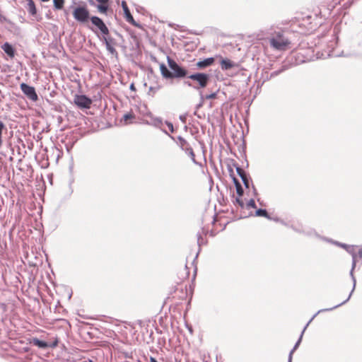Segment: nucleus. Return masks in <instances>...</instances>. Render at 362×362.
Masks as SVG:
<instances>
[{
	"instance_id": "nucleus-1",
	"label": "nucleus",
	"mask_w": 362,
	"mask_h": 362,
	"mask_svg": "<svg viewBox=\"0 0 362 362\" xmlns=\"http://www.w3.org/2000/svg\"><path fill=\"white\" fill-rule=\"evenodd\" d=\"M269 43L272 48L279 51H285L291 48V42L283 31H275L269 37Z\"/></svg>"
},
{
	"instance_id": "nucleus-2",
	"label": "nucleus",
	"mask_w": 362,
	"mask_h": 362,
	"mask_svg": "<svg viewBox=\"0 0 362 362\" xmlns=\"http://www.w3.org/2000/svg\"><path fill=\"white\" fill-rule=\"evenodd\" d=\"M73 16L76 21L81 23H88L92 17L86 5L76 7L73 11Z\"/></svg>"
},
{
	"instance_id": "nucleus-3",
	"label": "nucleus",
	"mask_w": 362,
	"mask_h": 362,
	"mask_svg": "<svg viewBox=\"0 0 362 362\" xmlns=\"http://www.w3.org/2000/svg\"><path fill=\"white\" fill-rule=\"evenodd\" d=\"M168 66L173 71V78H182L187 75V71L180 67L173 59L168 58Z\"/></svg>"
},
{
	"instance_id": "nucleus-4",
	"label": "nucleus",
	"mask_w": 362,
	"mask_h": 362,
	"mask_svg": "<svg viewBox=\"0 0 362 362\" xmlns=\"http://www.w3.org/2000/svg\"><path fill=\"white\" fill-rule=\"evenodd\" d=\"M74 103L80 108L89 109L92 104V100L84 95H76Z\"/></svg>"
},
{
	"instance_id": "nucleus-5",
	"label": "nucleus",
	"mask_w": 362,
	"mask_h": 362,
	"mask_svg": "<svg viewBox=\"0 0 362 362\" xmlns=\"http://www.w3.org/2000/svg\"><path fill=\"white\" fill-rule=\"evenodd\" d=\"M21 89L30 100L33 101H37L38 100V97L34 87L23 83L21 84Z\"/></svg>"
},
{
	"instance_id": "nucleus-6",
	"label": "nucleus",
	"mask_w": 362,
	"mask_h": 362,
	"mask_svg": "<svg viewBox=\"0 0 362 362\" xmlns=\"http://www.w3.org/2000/svg\"><path fill=\"white\" fill-rule=\"evenodd\" d=\"M189 78L197 81L199 85V88H205L209 82V76L203 73L192 74L189 76Z\"/></svg>"
},
{
	"instance_id": "nucleus-7",
	"label": "nucleus",
	"mask_w": 362,
	"mask_h": 362,
	"mask_svg": "<svg viewBox=\"0 0 362 362\" xmlns=\"http://www.w3.org/2000/svg\"><path fill=\"white\" fill-rule=\"evenodd\" d=\"M93 25H94L101 32L102 34L105 35H107L109 34V29L103 21L98 16H92L90 19Z\"/></svg>"
},
{
	"instance_id": "nucleus-8",
	"label": "nucleus",
	"mask_w": 362,
	"mask_h": 362,
	"mask_svg": "<svg viewBox=\"0 0 362 362\" xmlns=\"http://www.w3.org/2000/svg\"><path fill=\"white\" fill-rule=\"evenodd\" d=\"M122 7L124 11V18L127 22L132 24L134 26L140 27V25L134 21L132 15L130 13V11L128 8L127 4L126 1L122 2Z\"/></svg>"
},
{
	"instance_id": "nucleus-9",
	"label": "nucleus",
	"mask_w": 362,
	"mask_h": 362,
	"mask_svg": "<svg viewBox=\"0 0 362 362\" xmlns=\"http://www.w3.org/2000/svg\"><path fill=\"white\" fill-rule=\"evenodd\" d=\"M177 275L180 281L188 279L189 277V268L187 264H184L177 269Z\"/></svg>"
},
{
	"instance_id": "nucleus-10",
	"label": "nucleus",
	"mask_w": 362,
	"mask_h": 362,
	"mask_svg": "<svg viewBox=\"0 0 362 362\" xmlns=\"http://www.w3.org/2000/svg\"><path fill=\"white\" fill-rule=\"evenodd\" d=\"M181 148L191 158L192 160L194 163H196L195 154L194 153V151L192 148L190 146V145L186 141H182L181 142Z\"/></svg>"
},
{
	"instance_id": "nucleus-11",
	"label": "nucleus",
	"mask_w": 362,
	"mask_h": 362,
	"mask_svg": "<svg viewBox=\"0 0 362 362\" xmlns=\"http://www.w3.org/2000/svg\"><path fill=\"white\" fill-rule=\"evenodd\" d=\"M214 62V58L213 57H209V58H206L202 61H199L197 63L196 66L200 69H204L207 66H209L211 65H212Z\"/></svg>"
},
{
	"instance_id": "nucleus-12",
	"label": "nucleus",
	"mask_w": 362,
	"mask_h": 362,
	"mask_svg": "<svg viewBox=\"0 0 362 362\" xmlns=\"http://www.w3.org/2000/svg\"><path fill=\"white\" fill-rule=\"evenodd\" d=\"M1 49L7 54V55L11 59L15 57V49L8 42H5L2 46Z\"/></svg>"
},
{
	"instance_id": "nucleus-13",
	"label": "nucleus",
	"mask_w": 362,
	"mask_h": 362,
	"mask_svg": "<svg viewBox=\"0 0 362 362\" xmlns=\"http://www.w3.org/2000/svg\"><path fill=\"white\" fill-rule=\"evenodd\" d=\"M235 66V64L228 59H223L221 61V67L223 70H228Z\"/></svg>"
},
{
	"instance_id": "nucleus-14",
	"label": "nucleus",
	"mask_w": 362,
	"mask_h": 362,
	"mask_svg": "<svg viewBox=\"0 0 362 362\" xmlns=\"http://www.w3.org/2000/svg\"><path fill=\"white\" fill-rule=\"evenodd\" d=\"M160 71L163 78H173V74L170 71L164 64L160 65Z\"/></svg>"
},
{
	"instance_id": "nucleus-15",
	"label": "nucleus",
	"mask_w": 362,
	"mask_h": 362,
	"mask_svg": "<svg viewBox=\"0 0 362 362\" xmlns=\"http://www.w3.org/2000/svg\"><path fill=\"white\" fill-rule=\"evenodd\" d=\"M27 1V6L26 9L27 11L32 15L35 16L37 13V9L35 7V4L33 0H26Z\"/></svg>"
},
{
	"instance_id": "nucleus-16",
	"label": "nucleus",
	"mask_w": 362,
	"mask_h": 362,
	"mask_svg": "<svg viewBox=\"0 0 362 362\" xmlns=\"http://www.w3.org/2000/svg\"><path fill=\"white\" fill-rule=\"evenodd\" d=\"M30 343L36 346H38L39 348L45 349V348H47L49 346V345L47 342L41 341V340L38 339L37 338L32 339Z\"/></svg>"
},
{
	"instance_id": "nucleus-17",
	"label": "nucleus",
	"mask_w": 362,
	"mask_h": 362,
	"mask_svg": "<svg viewBox=\"0 0 362 362\" xmlns=\"http://www.w3.org/2000/svg\"><path fill=\"white\" fill-rule=\"evenodd\" d=\"M233 181H234V184H235V188H236V192H237L238 196L242 197L243 194V189L240 183L235 177L233 178Z\"/></svg>"
},
{
	"instance_id": "nucleus-18",
	"label": "nucleus",
	"mask_w": 362,
	"mask_h": 362,
	"mask_svg": "<svg viewBox=\"0 0 362 362\" xmlns=\"http://www.w3.org/2000/svg\"><path fill=\"white\" fill-rule=\"evenodd\" d=\"M108 3H100L97 8L100 13L105 14L108 9Z\"/></svg>"
},
{
	"instance_id": "nucleus-19",
	"label": "nucleus",
	"mask_w": 362,
	"mask_h": 362,
	"mask_svg": "<svg viewBox=\"0 0 362 362\" xmlns=\"http://www.w3.org/2000/svg\"><path fill=\"white\" fill-rule=\"evenodd\" d=\"M53 4L55 9L61 10L64 7V0H53Z\"/></svg>"
},
{
	"instance_id": "nucleus-20",
	"label": "nucleus",
	"mask_w": 362,
	"mask_h": 362,
	"mask_svg": "<svg viewBox=\"0 0 362 362\" xmlns=\"http://www.w3.org/2000/svg\"><path fill=\"white\" fill-rule=\"evenodd\" d=\"M256 215L258 216H264V217H267V218L269 217V214L265 209H258L256 211Z\"/></svg>"
},
{
	"instance_id": "nucleus-21",
	"label": "nucleus",
	"mask_w": 362,
	"mask_h": 362,
	"mask_svg": "<svg viewBox=\"0 0 362 362\" xmlns=\"http://www.w3.org/2000/svg\"><path fill=\"white\" fill-rule=\"evenodd\" d=\"M134 118V115L132 113H128L124 115L123 119L125 122V123H129V120L132 119Z\"/></svg>"
},
{
	"instance_id": "nucleus-22",
	"label": "nucleus",
	"mask_w": 362,
	"mask_h": 362,
	"mask_svg": "<svg viewBox=\"0 0 362 362\" xmlns=\"http://www.w3.org/2000/svg\"><path fill=\"white\" fill-rule=\"evenodd\" d=\"M236 170H237L238 174L240 175V177L242 179H243V177H245L247 176L245 172L241 168L238 167L236 168Z\"/></svg>"
},
{
	"instance_id": "nucleus-23",
	"label": "nucleus",
	"mask_w": 362,
	"mask_h": 362,
	"mask_svg": "<svg viewBox=\"0 0 362 362\" xmlns=\"http://www.w3.org/2000/svg\"><path fill=\"white\" fill-rule=\"evenodd\" d=\"M247 208H256V204H255V202L254 199H250L247 203Z\"/></svg>"
},
{
	"instance_id": "nucleus-24",
	"label": "nucleus",
	"mask_w": 362,
	"mask_h": 362,
	"mask_svg": "<svg viewBox=\"0 0 362 362\" xmlns=\"http://www.w3.org/2000/svg\"><path fill=\"white\" fill-rule=\"evenodd\" d=\"M240 197H237L235 199V203L238 204L240 206L243 207V206H244L243 201L241 199Z\"/></svg>"
},
{
	"instance_id": "nucleus-25",
	"label": "nucleus",
	"mask_w": 362,
	"mask_h": 362,
	"mask_svg": "<svg viewBox=\"0 0 362 362\" xmlns=\"http://www.w3.org/2000/svg\"><path fill=\"white\" fill-rule=\"evenodd\" d=\"M216 95L217 94L216 93H213L211 94L205 95V98L206 100L214 99L216 98Z\"/></svg>"
},
{
	"instance_id": "nucleus-26",
	"label": "nucleus",
	"mask_w": 362,
	"mask_h": 362,
	"mask_svg": "<svg viewBox=\"0 0 362 362\" xmlns=\"http://www.w3.org/2000/svg\"><path fill=\"white\" fill-rule=\"evenodd\" d=\"M106 44H107V49L111 52V53H114L115 52V49L112 47L110 46V45L109 44V42H106Z\"/></svg>"
},
{
	"instance_id": "nucleus-27",
	"label": "nucleus",
	"mask_w": 362,
	"mask_h": 362,
	"mask_svg": "<svg viewBox=\"0 0 362 362\" xmlns=\"http://www.w3.org/2000/svg\"><path fill=\"white\" fill-rule=\"evenodd\" d=\"M354 259L356 258V257H358V258H362V248L360 249L358 252V253L356 255H354L353 256Z\"/></svg>"
},
{
	"instance_id": "nucleus-28",
	"label": "nucleus",
	"mask_w": 362,
	"mask_h": 362,
	"mask_svg": "<svg viewBox=\"0 0 362 362\" xmlns=\"http://www.w3.org/2000/svg\"><path fill=\"white\" fill-rule=\"evenodd\" d=\"M244 185H245L246 187H249V180L247 177V176L245 177H243V179H242Z\"/></svg>"
},
{
	"instance_id": "nucleus-29",
	"label": "nucleus",
	"mask_w": 362,
	"mask_h": 362,
	"mask_svg": "<svg viewBox=\"0 0 362 362\" xmlns=\"http://www.w3.org/2000/svg\"><path fill=\"white\" fill-rule=\"evenodd\" d=\"M300 341V339L298 340V341L296 343V344L295 345L294 348L293 349V350L291 351L290 353V360L291 359V355L293 354V353L294 352V351L296 350V349L297 348V346H298L299 343Z\"/></svg>"
},
{
	"instance_id": "nucleus-30",
	"label": "nucleus",
	"mask_w": 362,
	"mask_h": 362,
	"mask_svg": "<svg viewBox=\"0 0 362 362\" xmlns=\"http://www.w3.org/2000/svg\"><path fill=\"white\" fill-rule=\"evenodd\" d=\"M5 128L4 124L0 121V136H1L2 131Z\"/></svg>"
},
{
	"instance_id": "nucleus-31",
	"label": "nucleus",
	"mask_w": 362,
	"mask_h": 362,
	"mask_svg": "<svg viewBox=\"0 0 362 362\" xmlns=\"http://www.w3.org/2000/svg\"><path fill=\"white\" fill-rule=\"evenodd\" d=\"M58 344V341L56 340L54 342H53L49 346L52 347V348H54L57 346Z\"/></svg>"
},
{
	"instance_id": "nucleus-32",
	"label": "nucleus",
	"mask_w": 362,
	"mask_h": 362,
	"mask_svg": "<svg viewBox=\"0 0 362 362\" xmlns=\"http://www.w3.org/2000/svg\"><path fill=\"white\" fill-rule=\"evenodd\" d=\"M97 2L100 3H108L109 0H95Z\"/></svg>"
},
{
	"instance_id": "nucleus-33",
	"label": "nucleus",
	"mask_w": 362,
	"mask_h": 362,
	"mask_svg": "<svg viewBox=\"0 0 362 362\" xmlns=\"http://www.w3.org/2000/svg\"><path fill=\"white\" fill-rule=\"evenodd\" d=\"M150 362H158L156 359L153 357L150 358Z\"/></svg>"
},
{
	"instance_id": "nucleus-34",
	"label": "nucleus",
	"mask_w": 362,
	"mask_h": 362,
	"mask_svg": "<svg viewBox=\"0 0 362 362\" xmlns=\"http://www.w3.org/2000/svg\"><path fill=\"white\" fill-rule=\"evenodd\" d=\"M130 88H131L132 90H135L134 85V84H132V85L130 86Z\"/></svg>"
},
{
	"instance_id": "nucleus-35",
	"label": "nucleus",
	"mask_w": 362,
	"mask_h": 362,
	"mask_svg": "<svg viewBox=\"0 0 362 362\" xmlns=\"http://www.w3.org/2000/svg\"><path fill=\"white\" fill-rule=\"evenodd\" d=\"M2 140H1V136H0V146L1 145Z\"/></svg>"
},
{
	"instance_id": "nucleus-36",
	"label": "nucleus",
	"mask_w": 362,
	"mask_h": 362,
	"mask_svg": "<svg viewBox=\"0 0 362 362\" xmlns=\"http://www.w3.org/2000/svg\"><path fill=\"white\" fill-rule=\"evenodd\" d=\"M89 2L90 4H93V0H89Z\"/></svg>"
},
{
	"instance_id": "nucleus-37",
	"label": "nucleus",
	"mask_w": 362,
	"mask_h": 362,
	"mask_svg": "<svg viewBox=\"0 0 362 362\" xmlns=\"http://www.w3.org/2000/svg\"><path fill=\"white\" fill-rule=\"evenodd\" d=\"M170 129H171L173 130V124H170Z\"/></svg>"
},
{
	"instance_id": "nucleus-38",
	"label": "nucleus",
	"mask_w": 362,
	"mask_h": 362,
	"mask_svg": "<svg viewBox=\"0 0 362 362\" xmlns=\"http://www.w3.org/2000/svg\"><path fill=\"white\" fill-rule=\"evenodd\" d=\"M42 1H44V2H46V1H49V0H41Z\"/></svg>"
},
{
	"instance_id": "nucleus-39",
	"label": "nucleus",
	"mask_w": 362,
	"mask_h": 362,
	"mask_svg": "<svg viewBox=\"0 0 362 362\" xmlns=\"http://www.w3.org/2000/svg\"><path fill=\"white\" fill-rule=\"evenodd\" d=\"M195 276H196V272L194 274L193 279L195 278Z\"/></svg>"
},
{
	"instance_id": "nucleus-40",
	"label": "nucleus",
	"mask_w": 362,
	"mask_h": 362,
	"mask_svg": "<svg viewBox=\"0 0 362 362\" xmlns=\"http://www.w3.org/2000/svg\"><path fill=\"white\" fill-rule=\"evenodd\" d=\"M89 362H93V361L91 360H90Z\"/></svg>"
}]
</instances>
